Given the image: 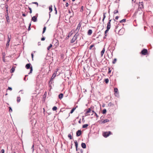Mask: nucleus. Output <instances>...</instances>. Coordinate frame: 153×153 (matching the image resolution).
I'll list each match as a JSON object with an SVG mask.
<instances>
[{
  "label": "nucleus",
  "mask_w": 153,
  "mask_h": 153,
  "mask_svg": "<svg viewBox=\"0 0 153 153\" xmlns=\"http://www.w3.org/2000/svg\"><path fill=\"white\" fill-rule=\"evenodd\" d=\"M78 35L79 34H78L76 33V34L74 36L71 40V43H73L75 41V40L76 39Z\"/></svg>",
  "instance_id": "1"
},
{
  "label": "nucleus",
  "mask_w": 153,
  "mask_h": 153,
  "mask_svg": "<svg viewBox=\"0 0 153 153\" xmlns=\"http://www.w3.org/2000/svg\"><path fill=\"white\" fill-rule=\"evenodd\" d=\"M111 134V132L110 131L105 132L103 134V136L104 137H108Z\"/></svg>",
  "instance_id": "2"
},
{
  "label": "nucleus",
  "mask_w": 153,
  "mask_h": 153,
  "mask_svg": "<svg viewBox=\"0 0 153 153\" xmlns=\"http://www.w3.org/2000/svg\"><path fill=\"white\" fill-rule=\"evenodd\" d=\"M81 24H80V23H79L78 24L76 29L75 30V33H77V34H78V33L79 30V29H80V27L81 26Z\"/></svg>",
  "instance_id": "3"
},
{
  "label": "nucleus",
  "mask_w": 153,
  "mask_h": 153,
  "mask_svg": "<svg viewBox=\"0 0 153 153\" xmlns=\"http://www.w3.org/2000/svg\"><path fill=\"white\" fill-rule=\"evenodd\" d=\"M147 53V50L145 49H143L141 52V53L143 55H146Z\"/></svg>",
  "instance_id": "4"
},
{
  "label": "nucleus",
  "mask_w": 153,
  "mask_h": 153,
  "mask_svg": "<svg viewBox=\"0 0 153 153\" xmlns=\"http://www.w3.org/2000/svg\"><path fill=\"white\" fill-rule=\"evenodd\" d=\"M5 16L6 17V21H7V23L8 24L10 23V18H9V17L8 15V14H6L5 15Z\"/></svg>",
  "instance_id": "5"
},
{
  "label": "nucleus",
  "mask_w": 153,
  "mask_h": 153,
  "mask_svg": "<svg viewBox=\"0 0 153 153\" xmlns=\"http://www.w3.org/2000/svg\"><path fill=\"white\" fill-rule=\"evenodd\" d=\"M123 33V29H120L118 32V34L119 35H122Z\"/></svg>",
  "instance_id": "6"
},
{
  "label": "nucleus",
  "mask_w": 153,
  "mask_h": 153,
  "mask_svg": "<svg viewBox=\"0 0 153 153\" xmlns=\"http://www.w3.org/2000/svg\"><path fill=\"white\" fill-rule=\"evenodd\" d=\"M144 7L143 4V2H141L139 3V8H140V9H142Z\"/></svg>",
  "instance_id": "7"
},
{
  "label": "nucleus",
  "mask_w": 153,
  "mask_h": 153,
  "mask_svg": "<svg viewBox=\"0 0 153 153\" xmlns=\"http://www.w3.org/2000/svg\"><path fill=\"white\" fill-rule=\"evenodd\" d=\"M81 134V130H78L76 132V136L77 137L80 136Z\"/></svg>",
  "instance_id": "8"
},
{
  "label": "nucleus",
  "mask_w": 153,
  "mask_h": 153,
  "mask_svg": "<svg viewBox=\"0 0 153 153\" xmlns=\"http://www.w3.org/2000/svg\"><path fill=\"white\" fill-rule=\"evenodd\" d=\"M5 7L6 10V14H8V6L7 4L6 3H5Z\"/></svg>",
  "instance_id": "9"
},
{
  "label": "nucleus",
  "mask_w": 153,
  "mask_h": 153,
  "mask_svg": "<svg viewBox=\"0 0 153 153\" xmlns=\"http://www.w3.org/2000/svg\"><path fill=\"white\" fill-rule=\"evenodd\" d=\"M29 69H30L29 72V74H31L32 73L33 71V68L31 64L29 63Z\"/></svg>",
  "instance_id": "10"
},
{
  "label": "nucleus",
  "mask_w": 153,
  "mask_h": 153,
  "mask_svg": "<svg viewBox=\"0 0 153 153\" xmlns=\"http://www.w3.org/2000/svg\"><path fill=\"white\" fill-rule=\"evenodd\" d=\"M109 121V120L108 119H106L103 120L101 122L102 124H104L105 123L108 122Z\"/></svg>",
  "instance_id": "11"
},
{
  "label": "nucleus",
  "mask_w": 153,
  "mask_h": 153,
  "mask_svg": "<svg viewBox=\"0 0 153 153\" xmlns=\"http://www.w3.org/2000/svg\"><path fill=\"white\" fill-rule=\"evenodd\" d=\"M32 20L34 22H36L37 21V17L35 16H33L32 18Z\"/></svg>",
  "instance_id": "12"
},
{
  "label": "nucleus",
  "mask_w": 153,
  "mask_h": 153,
  "mask_svg": "<svg viewBox=\"0 0 153 153\" xmlns=\"http://www.w3.org/2000/svg\"><path fill=\"white\" fill-rule=\"evenodd\" d=\"M11 38V36L10 34H8L7 35V41L8 42H10V39Z\"/></svg>",
  "instance_id": "13"
},
{
  "label": "nucleus",
  "mask_w": 153,
  "mask_h": 153,
  "mask_svg": "<svg viewBox=\"0 0 153 153\" xmlns=\"http://www.w3.org/2000/svg\"><path fill=\"white\" fill-rule=\"evenodd\" d=\"M56 71L55 72H54V73L52 75L51 78V79H54L55 78V77L56 76Z\"/></svg>",
  "instance_id": "14"
},
{
  "label": "nucleus",
  "mask_w": 153,
  "mask_h": 153,
  "mask_svg": "<svg viewBox=\"0 0 153 153\" xmlns=\"http://www.w3.org/2000/svg\"><path fill=\"white\" fill-rule=\"evenodd\" d=\"M81 145L82 148L83 149H85L86 147V145L85 143H82Z\"/></svg>",
  "instance_id": "15"
},
{
  "label": "nucleus",
  "mask_w": 153,
  "mask_h": 153,
  "mask_svg": "<svg viewBox=\"0 0 153 153\" xmlns=\"http://www.w3.org/2000/svg\"><path fill=\"white\" fill-rule=\"evenodd\" d=\"M92 30L91 29H89L88 31V35H90L92 34Z\"/></svg>",
  "instance_id": "16"
},
{
  "label": "nucleus",
  "mask_w": 153,
  "mask_h": 153,
  "mask_svg": "<svg viewBox=\"0 0 153 153\" xmlns=\"http://www.w3.org/2000/svg\"><path fill=\"white\" fill-rule=\"evenodd\" d=\"M76 108L75 107V108H73L71 110L70 113H69V116H70V114H72L73 112L75 110V109H76Z\"/></svg>",
  "instance_id": "17"
},
{
  "label": "nucleus",
  "mask_w": 153,
  "mask_h": 153,
  "mask_svg": "<svg viewBox=\"0 0 153 153\" xmlns=\"http://www.w3.org/2000/svg\"><path fill=\"white\" fill-rule=\"evenodd\" d=\"M63 94H60L59 95V97L60 99H61L63 97Z\"/></svg>",
  "instance_id": "18"
},
{
  "label": "nucleus",
  "mask_w": 153,
  "mask_h": 153,
  "mask_svg": "<svg viewBox=\"0 0 153 153\" xmlns=\"http://www.w3.org/2000/svg\"><path fill=\"white\" fill-rule=\"evenodd\" d=\"M105 48H103V49L102 50V51L101 52V56H102L105 52Z\"/></svg>",
  "instance_id": "19"
},
{
  "label": "nucleus",
  "mask_w": 153,
  "mask_h": 153,
  "mask_svg": "<svg viewBox=\"0 0 153 153\" xmlns=\"http://www.w3.org/2000/svg\"><path fill=\"white\" fill-rule=\"evenodd\" d=\"M111 27V24L107 23V29L109 30Z\"/></svg>",
  "instance_id": "20"
},
{
  "label": "nucleus",
  "mask_w": 153,
  "mask_h": 153,
  "mask_svg": "<svg viewBox=\"0 0 153 153\" xmlns=\"http://www.w3.org/2000/svg\"><path fill=\"white\" fill-rule=\"evenodd\" d=\"M15 70V68L13 67L10 70V72L12 73L14 72Z\"/></svg>",
  "instance_id": "21"
},
{
  "label": "nucleus",
  "mask_w": 153,
  "mask_h": 153,
  "mask_svg": "<svg viewBox=\"0 0 153 153\" xmlns=\"http://www.w3.org/2000/svg\"><path fill=\"white\" fill-rule=\"evenodd\" d=\"M74 143L75 144V146H76V148H77L78 147V143H77L76 140L74 141Z\"/></svg>",
  "instance_id": "22"
},
{
  "label": "nucleus",
  "mask_w": 153,
  "mask_h": 153,
  "mask_svg": "<svg viewBox=\"0 0 153 153\" xmlns=\"http://www.w3.org/2000/svg\"><path fill=\"white\" fill-rule=\"evenodd\" d=\"M88 124H85L83 125L82 126V128H86L87 127H88Z\"/></svg>",
  "instance_id": "23"
},
{
  "label": "nucleus",
  "mask_w": 153,
  "mask_h": 153,
  "mask_svg": "<svg viewBox=\"0 0 153 153\" xmlns=\"http://www.w3.org/2000/svg\"><path fill=\"white\" fill-rule=\"evenodd\" d=\"M10 42H8V41H7V42L6 44V48H8L9 45V43Z\"/></svg>",
  "instance_id": "24"
},
{
  "label": "nucleus",
  "mask_w": 153,
  "mask_h": 153,
  "mask_svg": "<svg viewBox=\"0 0 153 153\" xmlns=\"http://www.w3.org/2000/svg\"><path fill=\"white\" fill-rule=\"evenodd\" d=\"M17 102H19L21 100L20 97H17Z\"/></svg>",
  "instance_id": "25"
},
{
  "label": "nucleus",
  "mask_w": 153,
  "mask_h": 153,
  "mask_svg": "<svg viewBox=\"0 0 153 153\" xmlns=\"http://www.w3.org/2000/svg\"><path fill=\"white\" fill-rule=\"evenodd\" d=\"M114 95L116 97H119V92H118L117 93H114Z\"/></svg>",
  "instance_id": "26"
},
{
  "label": "nucleus",
  "mask_w": 153,
  "mask_h": 153,
  "mask_svg": "<svg viewBox=\"0 0 153 153\" xmlns=\"http://www.w3.org/2000/svg\"><path fill=\"white\" fill-rule=\"evenodd\" d=\"M49 10L50 11V12H51L52 11V6L51 5L49 7Z\"/></svg>",
  "instance_id": "27"
},
{
  "label": "nucleus",
  "mask_w": 153,
  "mask_h": 153,
  "mask_svg": "<svg viewBox=\"0 0 153 153\" xmlns=\"http://www.w3.org/2000/svg\"><path fill=\"white\" fill-rule=\"evenodd\" d=\"M107 111L105 109H104L102 110V113L103 114H105L106 113Z\"/></svg>",
  "instance_id": "28"
},
{
  "label": "nucleus",
  "mask_w": 153,
  "mask_h": 153,
  "mask_svg": "<svg viewBox=\"0 0 153 153\" xmlns=\"http://www.w3.org/2000/svg\"><path fill=\"white\" fill-rule=\"evenodd\" d=\"M28 75H26L25 76V77L24 78V80L25 81L28 80V78H27L26 79V78L27 77H28Z\"/></svg>",
  "instance_id": "29"
},
{
  "label": "nucleus",
  "mask_w": 153,
  "mask_h": 153,
  "mask_svg": "<svg viewBox=\"0 0 153 153\" xmlns=\"http://www.w3.org/2000/svg\"><path fill=\"white\" fill-rule=\"evenodd\" d=\"M106 14V13H103V18L102 19V22H103L105 19L106 17V16L105 15Z\"/></svg>",
  "instance_id": "30"
},
{
  "label": "nucleus",
  "mask_w": 153,
  "mask_h": 153,
  "mask_svg": "<svg viewBox=\"0 0 153 153\" xmlns=\"http://www.w3.org/2000/svg\"><path fill=\"white\" fill-rule=\"evenodd\" d=\"M53 79H51L50 80L49 82V84L51 85V84L53 83Z\"/></svg>",
  "instance_id": "31"
},
{
  "label": "nucleus",
  "mask_w": 153,
  "mask_h": 153,
  "mask_svg": "<svg viewBox=\"0 0 153 153\" xmlns=\"http://www.w3.org/2000/svg\"><path fill=\"white\" fill-rule=\"evenodd\" d=\"M91 111V108H88V109L87 110V111H86V114L89 113Z\"/></svg>",
  "instance_id": "32"
},
{
  "label": "nucleus",
  "mask_w": 153,
  "mask_h": 153,
  "mask_svg": "<svg viewBox=\"0 0 153 153\" xmlns=\"http://www.w3.org/2000/svg\"><path fill=\"white\" fill-rule=\"evenodd\" d=\"M114 93L118 92V90L117 88H114Z\"/></svg>",
  "instance_id": "33"
},
{
  "label": "nucleus",
  "mask_w": 153,
  "mask_h": 153,
  "mask_svg": "<svg viewBox=\"0 0 153 153\" xmlns=\"http://www.w3.org/2000/svg\"><path fill=\"white\" fill-rule=\"evenodd\" d=\"M116 61L117 59L116 58L114 59L112 61V63L113 64H115L116 62Z\"/></svg>",
  "instance_id": "34"
},
{
  "label": "nucleus",
  "mask_w": 153,
  "mask_h": 153,
  "mask_svg": "<svg viewBox=\"0 0 153 153\" xmlns=\"http://www.w3.org/2000/svg\"><path fill=\"white\" fill-rule=\"evenodd\" d=\"M52 44H51L48 47V48H47V49H48V50H49L51 48V47H52Z\"/></svg>",
  "instance_id": "35"
},
{
  "label": "nucleus",
  "mask_w": 153,
  "mask_h": 153,
  "mask_svg": "<svg viewBox=\"0 0 153 153\" xmlns=\"http://www.w3.org/2000/svg\"><path fill=\"white\" fill-rule=\"evenodd\" d=\"M57 109V108L56 106H54L53 108H52V110H53V111H56V109Z\"/></svg>",
  "instance_id": "36"
},
{
  "label": "nucleus",
  "mask_w": 153,
  "mask_h": 153,
  "mask_svg": "<svg viewBox=\"0 0 153 153\" xmlns=\"http://www.w3.org/2000/svg\"><path fill=\"white\" fill-rule=\"evenodd\" d=\"M68 137L70 138V139L71 140L72 139V137L71 135L70 134H69L68 135Z\"/></svg>",
  "instance_id": "37"
},
{
  "label": "nucleus",
  "mask_w": 153,
  "mask_h": 153,
  "mask_svg": "<svg viewBox=\"0 0 153 153\" xmlns=\"http://www.w3.org/2000/svg\"><path fill=\"white\" fill-rule=\"evenodd\" d=\"M46 30V27H44L43 28V31H42V34L44 33Z\"/></svg>",
  "instance_id": "38"
},
{
  "label": "nucleus",
  "mask_w": 153,
  "mask_h": 153,
  "mask_svg": "<svg viewBox=\"0 0 153 153\" xmlns=\"http://www.w3.org/2000/svg\"><path fill=\"white\" fill-rule=\"evenodd\" d=\"M83 9H84V7L83 6H82L81 7L80 10V11L81 12H82L83 11Z\"/></svg>",
  "instance_id": "39"
},
{
  "label": "nucleus",
  "mask_w": 153,
  "mask_h": 153,
  "mask_svg": "<svg viewBox=\"0 0 153 153\" xmlns=\"http://www.w3.org/2000/svg\"><path fill=\"white\" fill-rule=\"evenodd\" d=\"M109 82V79H105V83H107L108 82Z\"/></svg>",
  "instance_id": "40"
},
{
  "label": "nucleus",
  "mask_w": 153,
  "mask_h": 153,
  "mask_svg": "<svg viewBox=\"0 0 153 153\" xmlns=\"http://www.w3.org/2000/svg\"><path fill=\"white\" fill-rule=\"evenodd\" d=\"M109 30L107 29L105 30V36H106V33L108 32Z\"/></svg>",
  "instance_id": "41"
},
{
  "label": "nucleus",
  "mask_w": 153,
  "mask_h": 153,
  "mask_svg": "<svg viewBox=\"0 0 153 153\" xmlns=\"http://www.w3.org/2000/svg\"><path fill=\"white\" fill-rule=\"evenodd\" d=\"M126 19H124L120 21V23H123L126 21Z\"/></svg>",
  "instance_id": "42"
},
{
  "label": "nucleus",
  "mask_w": 153,
  "mask_h": 153,
  "mask_svg": "<svg viewBox=\"0 0 153 153\" xmlns=\"http://www.w3.org/2000/svg\"><path fill=\"white\" fill-rule=\"evenodd\" d=\"M94 46V45H90V47L89 48V49L91 50L92 49V48Z\"/></svg>",
  "instance_id": "43"
},
{
  "label": "nucleus",
  "mask_w": 153,
  "mask_h": 153,
  "mask_svg": "<svg viewBox=\"0 0 153 153\" xmlns=\"http://www.w3.org/2000/svg\"><path fill=\"white\" fill-rule=\"evenodd\" d=\"M9 111L10 112H12V109L10 107H9Z\"/></svg>",
  "instance_id": "44"
},
{
  "label": "nucleus",
  "mask_w": 153,
  "mask_h": 153,
  "mask_svg": "<svg viewBox=\"0 0 153 153\" xmlns=\"http://www.w3.org/2000/svg\"><path fill=\"white\" fill-rule=\"evenodd\" d=\"M25 67L27 69H29V63L27 64L26 65Z\"/></svg>",
  "instance_id": "45"
},
{
  "label": "nucleus",
  "mask_w": 153,
  "mask_h": 153,
  "mask_svg": "<svg viewBox=\"0 0 153 153\" xmlns=\"http://www.w3.org/2000/svg\"><path fill=\"white\" fill-rule=\"evenodd\" d=\"M31 149L32 150V152H33L34 150V145H33Z\"/></svg>",
  "instance_id": "46"
},
{
  "label": "nucleus",
  "mask_w": 153,
  "mask_h": 153,
  "mask_svg": "<svg viewBox=\"0 0 153 153\" xmlns=\"http://www.w3.org/2000/svg\"><path fill=\"white\" fill-rule=\"evenodd\" d=\"M5 6V4H2L1 5V7H2V8H4V7Z\"/></svg>",
  "instance_id": "47"
},
{
  "label": "nucleus",
  "mask_w": 153,
  "mask_h": 153,
  "mask_svg": "<svg viewBox=\"0 0 153 153\" xmlns=\"http://www.w3.org/2000/svg\"><path fill=\"white\" fill-rule=\"evenodd\" d=\"M0 153H4V149H2L0 152Z\"/></svg>",
  "instance_id": "48"
},
{
  "label": "nucleus",
  "mask_w": 153,
  "mask_h": 153,
  "mask_svg": "<svg viewBox=\"0 0 153 153\" xmlns=\"http://www.w3.org/2000/svg\"><path fill=\"white\" fill-rule=\"evenodd\" d=\"M118 10H115L114 11V14H116V13H118Z\"/></svg>",
  "instance_id": "49"
},
{
  "label": "nucleus",
  "mask_w": 153,
  "mask_h": 153,
  "mask_svg": "<svg viewBox=\"0 0 153 153\" xmlns=\"http://www.w3.org/2000/svg\"><path fill=\"white\" fill-rule=\"evenodd\" d=\"M31 57L32 59V60H33V53H31Z\"/></svg>",
  "instance_id": "50"
},
{
  "label": "nucleus",
  "mask_w": 153,
  "mask_h": 153,
  "mask_svg": "<svg viewBox=\"0 0 153 153\" xmlns=\"http://www.w3.org/2000/svg\"><path fill=\"white\" fill-rule=\"evenodd\" d=\"M45 37H42L41 39V40L42 41H44L45 40Z\"/></svg>",
  "instance_id": "51"
},
{
  "label": "nucleus",
  "mask_w": 153,
  "mask_h": 153,
  "mask_svg": "<svg viewBox=\"0 0 153 153\" xmlns=\"http://www.w3.org/2000/svg\"><path fill=\"white\" fill-rule=\"evenodd\" d=\"M49 88L50 89V91L52 88V86L51 85L49 84Z\"/></svg>",
  "instance_id": "52"
},
{
  "label": "nucleus",
  "mask_w": 153,
  "mask_h": 153,
  "mask_svg": "<svg viewBox=\"0 0 153 153\" xmlns=\"http://www.w3.org/2000/svg\"><path fill=\"white\" fill-rule=\"evenodd\" d=\"M5 54L4 53H2V58H5Z\"/></svg>",
  "instance_id": "53"
},
{
  "label": "nucleus",
  "mask_w": 153,
  "mask_h": 153,
  "mask_svg": "<svg viewBox=\"0 0 153 153\" xmlns=\"http://www.w3.org/2000/svg\"><path fill=\"white\" fill-rule=\"evenodd\" d=\"M111 70L110 68H109L108 69V74H109L111 72Z\"/></svg>",
  "instance_id": "54"
},
{
  "label": "nucleus",
  "mask_w": 153,
  "mask_h": 153,
  "mask_svg": "<svg viewBox=\"0 0 153 153\" xmlns=\"http://www.w3.org/2000/svg\"><path fill=\"white\" fill-rule=\"evenodd\" d=\"M94 114H95V116H96V117L97 118H98L99 116H98L97 115V114L96 113V112H94Z\"/></svg>",
  "instance_id": "55"
},
{
  "label": "nucleus",
  "mask_w": 153,
  "mask_h": 153,
  "mask_svg": "<svg viewBox=\"0 0 153 153\" xmlns=\"http://www.w3.org/2000/svg\"><path fill=\"white\" fill-rule=\"evenodd\" d=\"M8 89L10 91H11L12 90V88L11 87H9Z\"/></svg>",
  "instance_id": "56"
},
{
  "label": "nucleus",
  "mask_w": 153,
  "mask_h": 153,
  "mask_svg": "<svg viewBox=\"0 0 153 153\" xmlns=\"http://www.w3.org/2000/svg\"><path fill=\"white\" fill-rule=\"evenodd\" d=\"M29 10H30L29 13H32V10H31V9L30 7H29Z\"/></svg>",
  "instance_id": "57"
},
{
  "label": "nucleus",
  "mask_w": 153,
  "mask_h": 153,
  "mask_svg": "<svg viewBox=\"0 0 153 153\" xmlns=\"http://www.w3.org/2000/svg\"><path fill=\"white\" fill-rule=\"evenodd\" d=\"M19 92H21V93L22 94H23V90H20L19 91Z\"/></svg>",
  "instance_id": "58"
},
{
  "label": "nucleus",
  "mask_w": 153,
  "mask_h": 153,
  "mask_svg": "<svg viewBox=\"0 0 153 153\" xmlns=\"http://www.w3.org/2000/svg\"><path fill=\"white\" fill-rule=\"evenodd\" d=\"M65 5H66V7H67L68 6V2L66 3V4H65Z\"/></svg>",
  "instance_id": "59"
},
{
  "label": "nucleus",
  "mask_w": 153,
  "mask_h": 153,
  "mask_svg": "<svg viewBox=\"0 0 153 153\" xmlns=\"http://www.w3.org/2000/svg\"><path fill=\"white\" fill-rule=\"evenodd\" d=\"M38 45L39 46L40 45H41V42H39L38 43Z\"/></svg>",
  "instance_id": "60"
},
{
  "label": "nucleus",
  "mask_w": 153,
  "mask_h": 153,
  "mask_svg": "<svg viewBox=\"0 0 153 153\" xmlns=\"http://www.w3.org/2000/svg\"><path fill=\"white\" fill-rule=\"evenodd\" d=\"M118 18H119V16H116L115 17V19H116V20H117V19H118Z\"/></svg>",
  "instance_id": "61"
},
{
  "label": "nucleus",
  "mask_w": 153,
  "mask_h": 153,
  "mask_svg": "<svg viewBox=\"0 0 153 153\" xmlns=\"http://www.w3.org/2000/svg\"><path fill=\"white\" fill-rule=\"evenodd\" d=\"M55 11H56V12H55V14H56L57 13V10H56V8L55 7Z\"/></svg>",
  "instance_id": "62"
},
{
  "label": "nucleus",
  "mask_w": 153,
  "mask_h": 153,
  "mask_svg": "<svg viewBox=\"0 0 153 153\" xmlns=\"http://www.w3.org/2000/svg\"><path fill=\"white\" fill-rule=\"evenodd\" d=\"M111 20H109V21H108V23H109V24H111Z\"/></svg>",
  "instance_id": "63"
},
{
  "label": "nucleus",
  "mask_w": 153,
  "mask_h": 153,
  "mask_svg": "<svg viewBox=\"0 0 153 153\" xmlns=\"http://www.w3.org/2000/svg\"><path fill=\"white\" fill-rule=\"evenodd\" d=\"M80 152H81V153H83V151L82 149H80Z\"/></svg>",
  "instance_id": "64"
}]
</instances>
